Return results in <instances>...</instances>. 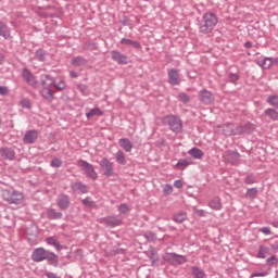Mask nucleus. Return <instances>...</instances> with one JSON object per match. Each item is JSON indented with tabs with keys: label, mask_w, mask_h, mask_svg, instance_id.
<instances>
[{
	"label": "nucleus",
	"mask_w": 278,
	"mask_h": 278,
	"mask_svg": "<svg viewBox=\"0 0 278 278\" xmlns=\"http://www.w3.org/2000/svg\"><path fill=\"white\" fill-rule=\"evenodd\" d=\"M31 260L33 262H45V260L48 261V264L50 266H54V268H58L60 266V260L58 257V254L45 249V248H37L31 253Z\"/></svg>",
	"instance_id": "1"
},
{
	"label": "nucleus",
	"mask_w": 278,
	"mask_h": 278,
	"mask_svg": "<svg viewBox=\"0 0 278 278\" xmlns=\"http://www.w3.org/2000/svg\"><path fill=\"white\" fill-rule=\"evenodd\" d=\"M216 25H218V16L214 12H206L199 24V31L200 34H212Z\"/></svg>",
	"instance_id": "2"
},
{
	"label": "nucleus",
	"mask_w": 278,
	"mask_h": 278,
	"mask_svg": "<svg viewBox=\"0 0 278 278\" xmlns=\"http://www.w3.org/2000/svg\"><path fill=\"white\" fill-rule=\"evenodd\" d=\"M161 123L162 125H168L170 131H174L175 134H181V130L184 129L181 118H179L177 115H165L161 118Z\"/></svg>",
	"instance_id": "3"
},
{
	"label": "nucleus",
	"mask_w": 278,
	"mask_h": 278,
	"mask_svg": "<svg viewBox=\"0 0 278 278\" xmlns=\"http://www.w3.org/2000/svg\"><path fill=\"white\" fill-rule=\"evenodd\" d=\"M2 197L10 205H21L25 199L23 192L16 190H4Z\"/></svg>",
	"instance_id": "4"
},
{
	"label": "nucleus",
	"mask_w": 278,
	"mask_h": 278,
	"mask_svg": "<svg viewBox=\"0 0 278 278\" xmlns=\"http://www.w3.org/2000/svg\"><path fill=\"white\" fill-rule=\"evenodd\" d=\"M98 223L104 225V227L109 229H114L115 227H121V225H123V218L118 215H109L98 219Z\"/></svg>",
	"instance_id": "5"
},
{
	"label": "nucleus",
	"mask_w": 278,
	"mask_h": 278,
	"mask_svg": "<svg viewBox=\"0 0 278 278\" xmlns=\"http://www.w3.org/2000/svg\"><path fill=\"white\" fill-rule=\"evenodd\" d=\"M78 166L83 168L86 177H89V179H92V181H97V179H99V174H97V172L94 170V166L92 164L88 163L85 160H79Z\"/></svg>",
	"instance_id": "6"
},
{
	"label": "nucleus",
	"mask_w": 278,
	"mask_h": 278,
	"mask_svg": "<svg viewBox=\"0 0 278 278\" xmlns=\"http://www.w3.org/2000/svg\"><path fill=\"white\" fill-rule=\"evenodd\" d=\"M164 260L172 266H181V264H186V262H188L186 256L177 253H167L164 256Z\"/></svg>",
	"instance_id": "7"
},
{
	"label": "nucleus",
	"mask_w": 278,
	"mask_h": 278,
	"mask_svg": "<svg viewBox=\"0 0 278 278\" xmlns=\"http://www.w3.org/2000/svg\"><path fill=\"white\" fill-rule=\"evenodd\" d=\"M22 78L28 86H30V88H38V79H36L34 73H31L29 68H22Z\"/></svg>",
	"instance_id": "8"
},
{
	"label": "nucleus",
	"mask_w": 278,
	"mask_h": 278,
	"mask_svg": "<svg viewBox=\"0 0 278 278\" xmlns=\"http://www.w3.org/2000/svg\"><path fill=\"white\" fill-rule=\"evenodd\" d=\"M167 84H169V86H179L181 84V74H179V70H167Z\"/></svg>",
	"instance_id": "9"
},
{
	"label": "nucleus",
	"mask_w": 278,
	"mask_h": 278,
	"mask_svg": "<svg viewBox=\"0 0 278 278\" xmlns=\"http://www.w3.org/2000/svg\"><path fill=\"white\" fill-rule=\"evenodd\" d=\"M198 100L200 103H203V105H212L215 101L214 93L207 89H202L198 93Z\"/></svg>",
	"instance_id": "10"
},
{
	"label": "nucleus",
	"mask_w": 278,
	"mask_h": 278,
	"mask_svg": "<svg viewBox=\"0 0 278 278\" xmlns=\"http://www.w3.org/2000/svg\"><path fill=\"white\" fill-rule=\"evenodd\" d=\"M101 170L104 177H112L114 175V163H112L108 157H103L100 162Z\"/></svg>",
	"instance_id": "11"
},
{
	"label": "nucleus",
	"mask_w": 278,
	"mask_h": 278,
	"mask_svg": "<svg viewBox=\"0 0 278 278\" xmlns=\"http://www.w3.org/2000/svg\"><path fill=\"white\" fill-rule=\"evenodd\" d=\"M253 131H255V126L253 123H250V122L243 125H237V128H236L237 136H242V135L250 136V134H253Z\"/></svg>",
	"instance_id": "12"
},
{
	"label": "nucleus",
	"mask_w": 278,
	"mask_h": 278,
	"mask_svg": "<svg viewBox=\"0 0 278 278\" xmlns=\"http://www.w3.org/2000/svg\"><path fill=\"white\" fill-rule=\"evenodd\" d=\"M56 205L62 212H66V210L71 207V198L65 193L59 194L56 198Z\"/></svg>",
	"instance_id": "13"
},
{
	"label": "nucleus",
	"mask_w": 278,
	"mask_h": 278,
	"mask_svg": "<svg viewBox=\"0 0 278 278\" xmlns=\"http://www.w3.org/2000/svg\"><path fill=\"white\" fill-rule=\"evenodd\" d=\"M38 140V130H27L23 137L24 144H34Z\"/></svg>",
	"instance_id": "14"
},
{
	"label": "nucleus",
	"mask_w": 278,
	"mask_h": 278,
	"mask_svg": "<svg viewBox=\"0 0 278 278\" xmlns=\"http://www.w3.org/2000/svg\"><path fill=\"white\" fill-rule=\"evenodd\" d=\"M112 60L119 65H125L129 63V58L127 55L121 53L119 51L113 50L111 51Z\"/></svg>",
	"instance_id": "15"
},
{
	"label": "nucleus",
	"mask_w": 278,
	"mask_h": 278,
	"mask_svg": "<svg viewBox=\"0 0 278 278\" xmlns=\"http://www.w3.org/2000/svg\"><path fill=\"white\" fill-rule=\"evenodd\" d=\"M40 94L42 99L48 101V103H52L53 99H55V91L51 89V87H42L40 90Z\"/></svg>",
	"instance_id": "16"
},
{
	"label": "nucleus",
	"mask_w": 278,
	"mask_h": 278,
	"mask_svg": "<svg viewBox=\"0 0 278 278\" xmlns=\"http://www.w3.org/2000/svg\"><path fill=\"white\" fill-rule=\"evenodd\" d=\"M224 136H238L236 134L237 125L233 123H227L219 126Z\"/></svg>",
	"instance_id": "17"
},
{
	"label": "nucleus",
	"mask_w": 278,
	"mask_h": 278,
	"mask_svg": "<svg viewBox=\"0 0 278 278\" xmlns=\"http://www.w3.org/2000/svg\"><path fill=\"white\" fill-rule=\"evenodd\" d=\"M0 153L3 160H9L10 162L14 161V159L16 157V152H14V149L12 148H1Z\"/></svg>",
	"instance_id": "18"
},
{
	"label": "nucleus",
	"mask_w": 278,
	"mask_h": 278,
	"mask_svg": "<svg viewBox=\"0 0 278 278\" xmlns=\"http://www.w3.org/2000/svg\"><path fill=\"white\" fill-rule=\"evenodd\" d=\"M73 192H78L79 194H88L89 187L81 181L74 182L71 185Z\"/></svg>",
	"instance_id": "19"
},
{
	"label": "nucleus",
	"mask_w": 278,
	"mask_h": 278,
	"mask_svg": "<svg viewBox=\"0 0 278 278\" xmlns=\"http://www.w3.org/2000/svg\"><path fill=\"white\" fill-rule=\"evenodd\" d=\"M40 81H41V88H51V86L55 84V78H53L49 74H42L40 76Z\"/></svg>",
	"instance_id": "20"
},
{
	"label": "nucleus",
	"mask_w": 278,
	"mask_h": 278,
	"mask_svg": "<svg viewBox=\"0 0 278 278\" xmlns=\"http://www.w3.org/2000/svg\"><path fill=\"white\" fill-rule=\"evenodd\" d=\"M48 220H62V212H58L55 208H47L46 212Z\"/></svg>",
	"instance_id": "21"
},
{
	"label": "nucleus",
	"mask_w": 278,
	"mask_h": 278,
	"mask_svg": "<svg viewBox=\"0 0 278 278\" xmlns=\"http://www.w3.org/2000/svg\"><path fill=\"white\" fill-rule=\"evenodd\" d=\"M238 160H240V153L238 151L228 150L226 152V161L229 164H238Z\"/></svg>",
	"instance_id": "22"
},
{
	"label": "nucleus",
	"mask_w": 278,
	"mask_h": 278,
	"mask_svg": "<svg viewBox=\"0 0 278 278\" xmlns=\"http://www.w3.org/2000/svg\"><path fill=\"white\" fill-rule=\"evenodd\" d=\"M45 242L50 247H54V249L58 251H63V249H66V245L60 244V241L55 237H48L45 239Z\"/></svg>",
	"instance_id": "23"
},
{
	"label": "nucleus",
	"mask_w": 278,
	"mask_h": 278,
	"mask_svg": "<svg viewBox=\"0 0 278 278\" xmlns=\"http://www.w3.org/2000/svg\"><path fill=\"white\" fill-rule=\"evenodd\" d=\"M119 42L121 45H124V47H131L132 49H142V45H140V42L136 40L122 38Z\"/></svg>",
	"instance_id": "24"
},
{
	"label": "nucleus",
	"mask_w": 278,
	"mask_h": 278,
	"mask_svg": "<svg viewBox=\"0 0 278 278\" xmlns=\"http://www.w3.org/2000/svg\"><path fill=\"white\" fill-rule=\"evenodd\" d=\"M119 147L126 151V153H131V149H134V143L128 138H121L118 140Z\"/></svg>",
	"instance_id": "25"
},
{
	"label": "nucleus",
	"mask_w": 278,
	"mask_h": 278,
	"mask_svg": "<svg viewBox=\"0 0 278 278\" xmlns=\"http://www.w3.org/2000/svg\"><path fill=\"white\" fill-rule=\"evenodd\" d=\"M190 273H191L192 277H194V278H206L207 277L205 271L203 269H201L199 266L190 267Z\"/></svg>",
	"instance_id": "26"
},
{
	"label": "nucleus",
	"mask_w": 278,
	"mask_h": 278,
	"mask_svg": "<svg viewBox=\"0 0 278 278\" xmlns=\"http://www.w3.org/2000/svg\"><path fill=\"white\" fill-rule=\"evenodd\" d=\"M72 66L78 67V66H86L88 64V60L84 56H74L71 61Z\"/></svg>",
	"instance_id": "27"
},
{
	"label": "nucleus",
	"mask_w": 278,
	"mask_h": 278,
	"mask_svg": "<svg viewBox=\"0 0 278 278\" xmlns=\"http://www.w3.org/2000/svg\"><path fill=\"white\" fill-rule=\"evenodd\" d=\"M174 223H184V220H188V214L186 212L174 213L173 215Z\"/></svg>",
	"instance_id": "28"
},
{
	"label": "nucleus",
	"mask_w": 278,
	"mask_h": 278,
	"mask_svg": "<svg viewBox=\"0 0 278 278\" xmlns=\"http://www.w3.org/2000/svg\"><path fill=\"white\" fill-rule=\"evenodd\" d=\"M115 161L117 164H121V166H125L127 164V159L125 157V152H123V150H118L115 153Z\"/></svg>",
	"instance_id": "29"
},
{
	"label": "nucleus",
	"mask_w": 278,
	"mask_h": 278,
	"mask_svg": "<svg viewBox=\"0 0 278 278\" xmlns=\"http://www.w3.org/2000/svg\"><path fill=\"white\" fill-rule=\"evenodd\" d=\"M190 164H192V159H180L176 164V168L184 170V168H188Z\"/></svg>",
	"instance_id": "30"
},
{
	"label": "nucleus",
	"mask_w": 278,
	"mask_h": 278,
	"mask_svg": "<svg viewBox=\"0 0 278 278\" xmlns=\"http://www.w3.org/2000/svg\"><path fill=\"white\" fill-rule=\"evenodd\" d=\"M257 64H258V66H261L265 70H268L273 66L274 61H273V58H265L261 61H257Z\"/></svg>",
	"instance_id": "31"
},
{
	"label": "nucleus",
	"mask_w": 278,
	"mask_h": 278,
	"mask_svg": "<svg viewBox=\"0 0 278 278\" xmlns=\"http://www.w3.org/2000/svg\"><path fill=\"white\" fill-rule=\"evenodd\" d=\"M0 36L5 40L10 38V28H8V25L3 22H0Z\"/></svg>",
	"instance_id": "32"
},
{
	"label": "nucleus",
	"mask_w": 278,
	"mask_h": 278,
	"mask_svg": "<svg viewBox=\"0 0 278 278\" xmlns=\"http://www.w3.org/2000/svg\"><path fill=\"white\" fill-rule=\"evenodd\" d=\"M264 116H268V118H270V121H278V112L275 109L265 110Z\"/></svg>",
	"instance_id": "33"
},
{
	"label": "nucleus",
	"mask_w": 278,
	"mask_h": 278,
	"mask_svg": "<svg viewBox=\"0 0 278 278\" xmlns=\"http://www.w3.org/2000/svg\"><path fill=\"white\" fill-rule=\"evenodd\" d=\"M189 155L194 157V160H201V157H203L204 153L199 148H192L191 150H189Z\"/></svg>",
	"instance_id": "34"
},
{
	"label": "nucleus",
	"mask_w": 278,
	"mask_h": 278,
	"mask_svg": "<svg viewBox=\"0 0 278 278\" xmlns=\"http://www.w3.org/2000/svg\"><path fill=\"white\" fill-rule=\"evenodd\" d=\"M35 59L38 60V62H45V60H47V51L42 48L36 50Z\"/></svg>",
	"instance_id": "35"
},
{
	"label": "nucleus",
	"mask_w": 278,
	"mask_h": 278,
	"mask_svg": "<svg viewBox=\"0 0 278 278\" xmlns=\"http://www.w3.org/2000/svg\"><path fill=\"white\" fill-rule=\"evenodd\" d=\"M269 249L265 245H260L258 247V253L256 254V257L260 260H266V255H268Z\"/></svg>",
	"instance_id": "36"
},
{
	"label": "nucleus",
	"mask_w": 278,
	"mask_h": 278,
	"mask_svg": "<svg viewBox=\"0 0 278 278\" xmlns=\"http://www.w3.org/2000/svg\"><path fill=\"white\" fill-rule=\"evenodd\" d=\"M88 119L92 118V116H103V111L99 108L91 109L90 112L86 113Z\"/></svg>",
	"instance_id": "37"
},
{
	"label": "nucleus",
	"mask_w": 278,
	"mask_h": 278,
	"mask_svg": "<svg viewBox=\"0 0 278 278\" xmlns=\"http://www.w3.org/2000/svg\"><path fill=\"white\" fill-rule=\"evenodd\" d=\"M208 207H211L212 210H222L223 208V204L220 203V199L219 198L213 199L208 203Z\"/></svg>",
	"instance_id": "38"
},
{
	"label": "nucleus",
	"mask_w": 278,
	"mask_h": 278,
	"mask_svg": "<svg viewBox=\"0 0 278 278\" xmlns=\"http://www.w3.org/2000/svg\"><path fill=\"white\" fill-rule=\"evenodd\" d=\"M258 190L257 188H250L245 192V199H256Z\"/></svg>",
	"instance_id": "39"
},
{
	"label": "nucleus",
	"mask_w": 278,
	"mask_h": 278,
	"mask_svg": "<svg viewBox=\"0 0 278 278\" xmlns=\"http://www.w3.org/2000/svg\"><path fill=\"white\" fill-rule=\"evenodd\" d=\"M266 103L278 110V96H269Z\"/></svg>",
	"instance_id": "40"
},
{
	"label": "nucleus",
	"mask_w": 278,
	"mask_h": 278,
	"mask_svg": "<svg viewBox=\"0 0 278 278\" xmlns=\"http://www.w3.org/2000/svg\"><path fill=\"white\" fill-rule=\"evenodd\" d=\"M177 99L180 103H190V96L186 92L178 93Z\"/></svg>",
	"instance_id": "41"
},
{
	"label": "nucleus",
	"mask_w": 278,
	"mask_h": 278,
	"mask_svg": "<svg viewBox=\"0 0 278 278\" xmlns=\"http://www.w3.org/2000/svg\"><path fill=\"white\" fill-rule=\"evenodd\" d=\"M146 240H149V242H155L157 240V235L153 231H148L143 235Z\"/></svg>",
	"instance_id": "42"
},
{
	"label": "nucleus",
	"mask_w": 278,
	"mask_h": 278,
	"mask_svg": "<svg viewBox=\"0 0 278 278\" xmlns=\"http://www.w3.org/2000/svg\"><path fill=\"white\" fill-rule=\"evenodd\" d=\"M239 80H240V75L233 74V73L228 74V81L230 84H238Z\"/></svg>",
	"instance_id": "43"
},
{
	"label": "nucleus",
	"mask_w": 278,
	"mask_h": 278,
	"mask_svg": "<svg viewBox=\"0 0 278 278\" xmlns=\"http://www.w3.org/2000/svg\"><path fill=\"white\" fill-rule=\"evenodd\" d=\"M245 186H253V184H256L255 176L253 174L248 175L244 178Z\"/></svg>",
	"instance_id": "44"
},
{
	"label": "nucleus",
	"mask_w": 278,
	"mask_h": 278,
	"mask_svg": "<svg viewBox=\"0 0 278 278\" xmlns=\"http://www.w3.org/2000/svg\"><path fill=\"white\" fill-rule=\"evenodd\" d=\"M20 105L26 110H31V101H29L27 98L22 99Z\"/></svg>",
	"instance_id": "45"
},
{
	"label": "nucleus",
	"mask_w": 278,
	"mask_h": 278,
	"mask_svg": "<svg viewBox=\"0 0 278 278\" xmlns=\"http://www.w3.org/2000/svg\"><path fill=\"white\" fill-rule=\"evenodd\" d=\"M53 86H54V88H55L56 90H60V91L66 89V83H64V80H60L59 83H56L55 79H54Z\"/></svg>",
	"instance_id": "46"
},
{
	"label": "nucleus",
	"mask_w": 278,
	"mask_h": 278,
	"mask_svg": "<svg viewBox=\"0 0 278 278\" xmlns=\"http://www.w3.org/2000/svg\"><path fill=\"white\" fill-rule=\"evenodd\" d=\"M26 233L28 236H31L34 238V240H36V235L38 233V228L36 226H33L31 228H27Z\"/></svg>",
	"instance_id": "47"
},
{
	"label": "nucleus",
	"mask_w": 278,
	"mask_h": 278,
	"mask_svg": "<svg viewBox=\"0 0 278 278\" xmlns=\"http://www.w3.org/2000/svg\"><path fill=\"white\" fill-rule=\"evenodd\" d=\"M50 166H52V168H60V166H62V159L54 157L50 162Z\"/></svg>",
	"instance_id": "48"
},
{
	"label": "nucleus",
	"mask_w": 278,
	"mask_h": 278,
	"mask_svg": "<svg viewBox=\"0 0 278 278\" xmlns=\"http://www.w3.org/2000/svg\"><path fill=\"white\" fill-rule=\"evenodd\" d=\"M266 264H268V266H277L278 265L277 256L273 255L269 258H267Z\"/></svg>",
	"instance_id": "49"
},
{
	"label": "nucleus",
	"mask_w": 278,
	"mask_h": 278,
	"mask_svg": "<svg viewBox=\"0 0 278 278\" xmlns=\"http://www.w3.org/2000/svg\"><path fill=\"white\" fill-rule=\"evenodd\" d=\"M83 205L86 207H92V205H94V201H92L90 197H87L83 200Z\"/></svg>",
	"instance_id": "50"
},
{
	"label": "nucleus",
	"mask_w": 278,
	"mask_h": 278,
	"mask_svg": "<svg viewBox=\"0 0 278 278\" xmlns=\"http://www.w3.org/2000/svg\"><path fill=\"white\" fill-rule=\"evenodd\" d=\"M129 206L127 205V204H121L119 206H118V212L121 213V214H129Z\"/></svg>",
	"instance_id": "51"
},
{
	"label": "nucleus",
	"mask_w": 278,
	"mask_h": 278,
	"mask_svg": "<svg viewBox=\"0 0 278 278\" xmlns=\"http://www.w3.org/2000/svg\"><path fill=\"white\" fill-rule=\"evenodd\" d=\"M163 193L166 195L173 194V185L166 184L163 188Z\"/></svg>",
	"instance_id": "52"
},
{
	"label": "nucleus",
	"mask_w": 278,
	"mask_h": 278,
	"mask_svg": "<svg viewBox=\"0 0 278 278\" xmlns=\"http://www.w3.org/2000/svg\"><path fill=\"white\" fill-rule=\"evenodd\" d=\"M121 253H125V250L123 249H118V248H113L110 252L109 255L114 256V255H118Z\"/></svg>",
	"instance_id": "53"
},
{
	"label": "nucleus",
	"mask_w": 278,
	"mask_h": 278,
	"mask_svg": "<svg viewBox=\"0 0 278 278\" xmlns=\"http://www.w3.org/2000/svg\"><path fill=\"white\" fill-rule=\"evenodd\" d=\"M268 270H263V271H260V273H253L251 275V278H255V277H268Z\"/></svg>",
	"instance_id": "54"
},
{
	"label": "nucleus",
	"mask_w": 278,
	"mask_h": 278,
	"mask_svg": "<svg viewBox=\"0 0 278 278\" xmlns=\"http://www.w3.org/2000/svg\"><path fill=\"white\" fill-rule=\"evenodd\" d=\"M10 93V89H8V87L5 86H0V94L2 97H8V94Z\"/></svg>",
	"instance_id": "55"
},
{
	"label": "nucleus",
	"mask_w": 278,
	"mask_h": 278,
	"mask_svg": "<svg viewBox=\"0 0 278 278\" xmlns=\"http://www.w3.org/2000/svg\"><path fill=\"white\" fill-rule=\"evenodd\" d=\"M258 231H261V233H264L265 236H270V233H273L270 231V228H268V227H262L258 229Z\"/></svg>",
	"instance_id": "56"
},
{
	"label": "nucleus",
	"mask_w": 278,
	"mask_h": 278,
	"mask_svg": "<svg viewBox=\"0 0 278 278\" xmlns=\"http://www.w3.org/2000/svg\"><path fill=\"white\" fill-rule=\"evenodd\" d=\"M122 25L129 26V17L123 16L121 20Z\"/></svg>",
	"instance_id": "57"
},
{
	"label": "nucleus",
	"mask_w": 278,
	"mask_h": 278,
	"mask_svg": "<svg viewBox=\"0 0 278 278\" xmlns=\"http://www.w3.org/2000/svg\"><path fill=\"white\" fill-rule=\"evenodd\" d=\"M174 187L178 189L184 188V182L181 180H175Z\"/></svg>",
	"instance_id": "58"
},
{
	"label": "nucleus",
	"mask_w": 278,
	"mask_h": 278,
	"mask_svg": "<svg viewBox=\"0 0 278 278\" xmlns=\"http://www.w3.org/2000/svg\"><path fill=\"white\" fill-rule=\"evenodd\" d=\"M78 90L80 92H86L88 90V86L84 85V84H80V85H78Z\"/></svg>",
	"instance_id": "59"
},
{
	"label": "nucleus",
	"mask_w": 278,
	"mask_h": 278,
	"mask_svg": "<svg viewBox=\"0 0 278 278\" xmlns=\"http://www.w3.org/2000/svg\"><path fill=\"white\" fill-rule=\"evenodd\" d=\"M46 277H48V278H62V277L58 276V274H53V273H47Z\"/></svg>",
	"instance_id": "60"
},
{
	"label": "nucleus",
	"mask_w": 278,
	"mask_h": 278,
	"mask_svg": "<svg viewBox=\"0 0 278 278\" xmlns=\"http://www.w3.org/2000/svg\"><path fill=\"white\" fill-rule=\"evenodd\" d=\"M243 47H244L245 49H251V48L253 47V42H251V41H245L244 45H243Z\"/></svg>",
	"instance_id": "61"
},
{
	"label": "nucleus",
	"mask_w": 278,
	"mask_h": 278,
	"mask_svg": "<svg viewBox=\"0 0 278 278\" xmlns=\"http://www.w3.org/2000/svg\"><path fill=\"white\" fill-rule=\"evenodd\" d=\"M70 76L75 79V78L79 77V74H77V72H75V71H71Z\"/></svg>",
	"instance_id": "62"
},
{
	"label": "nucleus",
	"mask_w": 278,
	"mask_h": 278,
	"mask_svg": "<svg viewBox=\"0 0 278 278\" xmlns=\"http://www.w3.org/2000/svg\"><path fill=\"white\" fill-rule=\"evenodd\" d=\"M86 49H90V51H94V43H86Z\"/></svg>",
	"instance_id": "63"
},
{
	"label": "nucleus",
	"mask_w": 278,
	"mask_h": 278,
	"mask_svg": "<svg viewBox=\"0 0 278 278\" xmlns=\"http://www.w3.org/2000/svg\"><path fill=\"white\" fill-rule=\"evenodd\" d=\"M195 214H197L198 216H205V211H203V210H197V211H195Z\"/></svg>",
	"instance_id": "64"
}]
</instances>
